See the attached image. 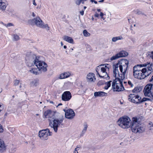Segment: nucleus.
<instances>
[{"label":"nucleus","instance_id":"nucleus-36","mask_svg":"<svg viewBox=\"0 0 153 153\" xmlns=\"http://www.w3.org/2000/svg\"><path fill=\"white\" fill-rule=\"evenodd\" d=\"M13 39L15 41H17L19 39V36L17 35H13Z\"/></svg>","mask_w":153,"mask_h":153},{"label":"nucleus","instance_id":"nucleus-5","mask_svg":"<svg viewBox=\"0 0 153 153\" xmlns=\"http://www.w3.org/2000/svg\"><path fill=\"white\" fill-rule=\"evenodd\" d=\"M42 56L38 57V60L35 65L37 67L39 70L43 72H45L47 70V67H48L47 64L44 62L41 61Z\"/></svg>","mask_w":153,"mask_h":153},{"label":"nucleus","instance_id":"nucleus-20","mask_svg":"<svg viewBox=\"0 0 153 153\" xmlns=\"http://www.w3.org/2000/svg\"><path fill=\"white\" fill-rule=\"evenodd\" d=\"M63 39L68 42L72 44H74V40L71 37L67 36H64L63 37Z\"/></svg>","mask_w":153,"mask_h":153},{"label":"nucleus","instance_id":"nucleus-25","mask_svg":"<svg viewBox=\"0 0 153 153\" xmlns=\"http://www.w3.org/2000/svg\"><path fill=\"white\" fill-rule=\"evenodd\" d=\"M6 7V4L3 2V0H0V9L2 10H4Z\"/></svg>","mask_w":153,"mask_h":153},{"label":"nucleus","instance_id":"nucleus-24","mask_svg":"<svg viewBox=\"0 0 153 153\" xmlns=\"http://www.w3.org/2000/svg\"><path fill=\"white\" fill-rule=\"evenodd\" d=\"M5 147L4 141L0 139V152H2L5 149Z\"/></svg>","mask_w":153,"mask_h":153},{"label":"nucleus","instance_id":"nucleus-17","mask_svg":"<svg viewBox=\"0 0 153 153\" xmlns=\"http://www.w3.org/2000/svg\"><path fill=\"white\" fill-rule=\"evenodd\" d=\"M147 64L144 63L143 64H139L135 65L133 68V70H137L138 71H141L142 72V68L141 69V68L146 67L147 66Z\"/></svg>","mask_w":153,"mask_h":153},{"label":"nucleus","instance_id":"nucleus-55","mask_svg":"<svg viewBox=\"0 0 153 153\" xmlns=\"http://www.w3.org/2000/svg\"><path fill=\"white\" fill-rule=\"evenodd\" d=\"M33 4L34 5L36 6V4L35 1V0H33Z\"/></svg>","mask_w":153,"mask_h":153},{"label":"nucleus","instance_id":"nucleus-35","mask_svg":"<svg viewBox=\"0 0 153 153\" xmlns=\"http://www.w3.org/2000/svg\"><path fill=\"white\" fill-rule=\"evenodd\" d=\"M105 83V81L103 80L99 81L97 83V85L100 86L104 84Z\"/></svg>","mask_w":153,"mask_h":153},{"label":"nucleus","instance_id":"nucleus-21","mask_svg":"<svg viewBox=\"0 0 153 153\" xmlns=\"http://www.w3.org/2000/svg\"><path fill=\"white\" fill-rule=\"evenodd\" d=\"M94 74L92 73H90L88 74L87 78L88 81L90 82L93 81V77L94 78Z\"/></svg>","mask_w":153,"mask_h":153},{"label":"nucleus","instance_id":"nucleus-61","mask_svg":"<svg viewBox=\"0 0 153 153\" xmlns=\"http://www.w3.org/2000/svg\"><path fill=\"white\" fill-rule=\"evenodd\" d=\"M61 46H62L63 45V44L62 42H61Z\"/></svg>","mask_w":153,"mask_h":153},{"label":"nucleus","instance_id":"nucleus-10","mask_svg":"<svg viewBox=\"0 0 153 153\" xmlns=\"http://www.w3.org/2000/svg\"><path fill=\"white\" fill-rule=\"evenodd\" d=\"M128 55V53L125 51H121L119 53L116 54L115 56H112L110 60L111 61L118 59L120 57H126Z\"/></svg>","mask_w":153,"mask_h":153},{"label":"nucleus","instance_id":"nucleus-11","mask_svg":"<svg viewBox=\"0 0 153 153\" xmlns=\"http://www.w3.org/2000/svg\"><path fill=\"white\" fill-rule=\"evenodd\" d=\"M118 73V76L119 77H116V76L115 77V79L114 80L113 82H112V87L113 88V89H114V85H116V84H118V83H117V81L119 82L120 84L121 83V82H123V80L125 78V75H123V74H121V76H120L119 73Z\"/></svg>","mask_w":153,"mask_h":153},{"label":"nucleus","instance_id":"nucleus-27","mask_svg":"<svg viewBox=\"0 0 153 153\" xmlns=\"http://www.w3.org/2000/svg\"><path fill=\"white\" fill-rule=\"evenodd\" d=\"M142 89L141 86L136 87L132 90V92L133 93H138L140 92Z\"/></svg>","mask_w":153,"mask_h":153},{"label":"nucleus","instance_id":"nucleus-51","mask_svg":"<svg viewBox=\"0 0 153 153\" xmlns=\"http://www.w3.org/2000/svg\"><path fill=\"white\" fill-rule=\"evenodd\" d=\"M100 67L99 66H98L96 69V71H98L100 70Z\"/></svg>","mask_w":153,"mask_h":153},{"label":"nucleus","instance_id":"nucleus-31","mask_svg":"<svg viewBox=\"0 0 153 153\" xmlns=\"http://www.w3.org/2000/svg\"><path fill=\"white\" fill-rule=\"evenodd\" d=\"M30 72L36 75L39 74V73L37 71V69H32L30 70Z\"/></svg>","mask_w":153,"mask_h":153},{"label":"nucleus","instance_id":"nucleus-33","mask_svg":"<svg viewBox=\"0 0 153 153\" xmlns=\"http://www.w3.org/2000/svg\"><path fill=\"white\" fill-rule=\"evenodd\" d=\"M106 68H107L108 69H109L106 66H105V67H101V70L102 73H105L107 74H108L106 72Z\"/></svg>","mask_w":153,"mask_h":153},{"label":"nucleus","instance_id":"nucleus-14","mask_svg":"<svg viewBox=\"0 0 153 153\" xmlns=\"http://www.w3.org/2000/svg\"><path fill=\"white\" fill-rule=\"evenodd\" d=\"M66 111L65 113L66 118L69 119H71L74 118L75 116V113L72 109H69L67 110Z\"/></svg>","mask_w":153,"mask_h":153},{"label":"nucleus","instance_id":"nucleus-22","mask_svg":"<svg viewBox=\"0 0 153 153\" xmlns=\"http://www.w3.org/2000/svg\"><path fill=\"white\" fill-rule=\"evenodd\" d=\"M141 72H142V71H137V70H133V75L134 77L140 79H143V77H139V76L137 75L138 74H139V73H141Z\"/></svg>","mask_w":153,"mask_h":153},{"label":"nucleus","instance_id":"nucleus-49","mask_svg":"<svg viewBox=\"0 0 153 153\" xmlns=\"http://www.w3.org/2000/svg\"><path fill=\"white\" fill-rule=\"evenodd\" d=\"M90 1L92 3L93 2H94V3L95 4H97V1L94 0H91Z\"/></svg>","mask_w":153,"mask_h":153},{"label":"nucleus","instance_id":"nucleus-38","mask_svg":"<svg viewBox=\"0 0 153 153\" xmlns=\"http://www.w3.org/2000/svg\"><path fill=\"white\" fill-rule=\"evenodd\" d=\"M123 82H121V83H120V89L121 90V91H122L123 90H125L123 86Z\"/></svg>","mask_w":153,"mask_h":153},{"label":"nucleus","instance_id":"nucleus-45","mask_svg":"<svg viewBox=\"0 0 153 153\" xmlns=\"http://www.w3.org/2000/svg\"><path fill=\"white\" fill-rule=\"evenodd\" d=\"M4 131L2 126L0 125V132H3Z\"/></svg>","mask_w":153,"mask_h":153},{"label":"nucleus","instance_id":"nucleus-26","mask_svg":"<svg viewBox=\"0 0 153 153\" xmlns=\"http://www.w3.org/2000/svg\"><path fill=\"white\" fill-rule=\"evenodd\" d=\"M114 89H113L112 87V89L113 90V92H120L121 91V90L120 89V87L117 85L116 84L114 85Z\"/></svg>","mask_w":153,"mask_h":153},{"label":"nucleus","instance_id":"nucleus-16","mask_svg":"<svg viewBox=\"0 0 153 153\" xmlns=\"http://www.w3.org/2000/svg\"><path fill=\"white\" fill-rule=\"evenodd\" d=\"M53 111L51 110H48L44 112L43 114V118H46L48 117L49 119L51 118Z\"/></svg>","mask_w":153,"mask_h":153},{"label":"nucleus","instance_id":"nucleus-48","mask_svg":"<svg viewBox=\"0 0 153 153\" xmlns=\"http://www.w3.org/2000/svg\"><path fill=\"white\" fill-rule=\"evenodd\" d=\"M104 14L103 13L101 12H100V16H101L102 19L103 18V16H104Z\"/></svg>","mask_w":153,"mask_h":153},{"label":"nucleus","instance_id":"nucleus-54","mask_svg":"<svg viewBox=\"0 0 153 153\" xmlns=\"http://www.w3.org/2000/svg\"><path fill=\"white\" fill-rule=\"evenodd\" d=\"M77 150H76V148H75V150L74 151L73 153H78Z\"/></svg>","mask_w":153,"mask_h":153},{"label":"nucleus","instance_id":"nucleus-30","mask_svg":"<svg viewBox=\"0 0 153 153\" xmlns=\"http://www.w3.org/2000/svg\"><path fill=\"white\" fill-rule=\"evenodd\" d=\"M84 36L85 37L89 36H90V34L86 30H84L83 32Z\"/></svg>","mask_w":153,"mask_h":153},{"label":"nucleus","instance_id":"nucleus-29","mask_svg":"<svg viewBox=\"0 0 153 153\" xmlns=\"http://www.w3.org/2000/svg\"><path fill=\"white\" fill-rule=\"evenodd\" d=\"M123 39V37L121 36H117L114 37L112 38V41L113 42H115L118 40H121Z\"/></svg>","mask_w":153,"mask_h":153},{"label":"nucleus","instance_id":"nucleus-2","mask_svg":"<svg viewBox=\"0 0 153 153\" xmlns=\"http://www.w3.org/2000/svg\"><path fill=\"white\" fill-rule=\"evenodd\" d=\"M64 120L62 115L56 111H53L51 118L48 119L49 126L53 128L55 132L57 131L59 126Z\"/></svg>","mask_w":153,"mask_h":153},{"label":"nucleus","instance_id":"nucleus-42","mask_svg":"<svg viewBox=\"0 0 153 153\" xmlns=\"http://www.w3.org/2000/svg\"><path fill=\"white\" fill-rule=\"evenodd\" d=\"M84 128L83 130L86 131L87 128H88V125L86 123H85L84 124Z\"/></svg>","mask_w":153,"mask_h":153},{"label":"nucleus","instance_id":"nucleus-19","mask_svg":"<svg viewBox=\"0 0 153 153\" xmlns=\"http://www.w3.org/2000/svg\"><path fill=\"white\" fill-rule=\"evenodd\" d=\"M39 79L36 78L33 79L30 83L31 86L36 87L39 85Z\"/></svg>","mask_w":153,"mask_h":153},{"label":"nucleus","instance_id":"nucleus-50","mask_svg":"<svg viewBox=\"0 0 153 153\" xmlns=\"http://www.w3.org/2000/svg\"><path fill=\"white\" fill-rule=\"evenodd\" d=\"M80 13L81 15L83 16L84 14V11L82 10L81 11H80Z\"/></svg>","mask_w":153,"mask_h":153},{"label":"nucleus","instance_id":"nucleus-52","mask_svg":"<svg viewBox=\"0 0 153 153\" xmlns=\"http://www.w3.org/2000/svg\"><path fill=\"white\" fill-rule=\"evenodd\" d=\"M153 81V76H152L151 78V79L149 80V81L150 82H152Z\"/></svg>","mask_w":153,"mask_h":153},{"label":"nucleus","instance_id":"nucleus-59","mask_svg":"<svg viewBox=\"0 0 153 153\" xmlns=\"http://www.w3.org/2000/svg\"><path fill=\"white\" fill-rule=\"evenodd\" d=\"M132 25H131V27H130V30H131V31L133 30H132Z\"/></svg>","mask_w":153,"mask_h":153},{"label":"nucleus","instance_id":"nucleus-40","mask_svg":"<svg viewBox=\"0 0 153 153\" xmlns=\"http://www.w3.org/2000/svg\"><path fill=\"white\" fill-rule=\"evenodd\" d=\"M75 3L77 5H79L82 2L81 0H76Z\"/></svg>","mask_w":153,"mask_h":153},{"label":"nucleus","instance_id":"nucleus-8","mask_svg":"<svg viewBox=\"0 0 153 153\" xmlns=\"http://www.w3.org/2000/svg\"><path fill=\"white\" fill-rule=\"evenodd\" d=\"M122 61L120 66V71L123 75H125L128 67V61L126 59H122Z\"/></svg>","mask_w":153,"mask_h":153},{"label":"nucleus","instance_id":"nucleus-12","mask_svg":"<svg viewBox=\"0 0 153 153\" xmlns=\"http://www.w3.org/2000/svg\"><path fill=\"white\" fill-rule=\"evenodd\" d=\"M71 97V94L69 91H68L64 92L62 95V99L65 101H69Z\"/></svg>","mask_w":153,"mask_h":153},{"label":"nucleus","instance_id":"nucleus-34","mask_svg":"<svg viewBox=\"0 0 153 153\" xmlns=\"http://www.w3.org/2000/svg\"><path fill=\"white\" fill-rule=\"evenodd\" d=\"M136 14L138 15H140L142 14V15H145V16L146 15L144 14V13L142 12L139 10H137L136 11Z\"/></svg>","mask_w":153,"mask_h":153},{"label":"nucleus","instance_id":"nucleus-46","mask_svg":"<svg viewBox=\"0 0 153 153\" xmlns=\"http://www.w3.org/2000/svg\"><path fill=\"white\" fill-rule=\"evenodd\" d=\"M128 83L129 85H131V87H132L133 86V85L131 83V82L130 81H128Z\"/></svg>","mask_w":153,"mask_h":153},{"label":"nucleus","instance_id":"nucleus-9","mask_svg":"<svg viewBox=\"0 0 153 153\" xmlns=\"http://www.w3.org/2000/svg\"><path fill=\"white\" fill-rule=\"evenodd\" d=\"M146 63L147 64V66H146L147 68H142V71L143 73H147V74L146 75H144L145 76V78L149 76L153 71L152 67L153 66L152 63H151L149 62H147Z\"/></svg>","mask_w":153,"mask_h":153},{"label":"nucleus","instance_id":"nucleus-3","mask_svg":"<svg viewBox=\"0 0 153 153\" xmlns=\"http://www.w3.org/2000/svg\"><path fill=\"white\" fill-rule=\"evenodd\" d=\"M128 100L131 102L137 105L147 101H150L151 102L153 101V99L146 97H143L142 99L141 97L139 95L135 94H129L128 96Z\"/></svg>","mask_w":153,"mask_h":153},{"label":"nucleus","instance_id":"nucleus-58","mask_svg":"<svg viewBox=\"0 0 153 153\" xmlns=\"http://www.w3.org/2000/svg\"><path fill=\"white\" fill-rule=\"evenodd\" d=\"M104 0H100V1H99V2H100V3L103 2L104 1Z\"/></svg>","mask_w":153,"mask_h":153},{"label":"nucleus","instance_id":"nucleus-62","mask_svg":"<svg viewBox=\"0 0 153 153\" xmlns=\"http://www.w3.org/2000/svg\"><path fill=\"white\" fill-rule=\"evenodd\" d=\"M97 10L99 12H100L101 11V10L100 9H97Z\"/></svg>","mask_w":153,"mask_h":153},{"label":"nucleus","instance_id":"nucleus-47","mask_svg":"<svg viewBox=\"0 0 153 153\" xmlns=\"http://www.w3.org/2000/svg\"><path fill=\"white\" fill-rule=\"evenodd\" d=\"M86 132V131H85V130L84 131V130H83L82 131V133H81V134L80 136H83V134H85Z\"/></svg>","mask_w":153,"mask_h":153},{"label":"nucleus","instance_id":"nucleus-1","mask_svg":"<svg viewBox=\"0 0 153 153\" xmlns=\"http://www.w3.org/2000/svg\"><path fill=\"white\" fill-rule=\"evenodd\" d=\"M136 117L132 118V123L130 118L127 116H124L119 118L117 122L118 125L124 129L131 128L133 132L140 133L145 130V127L138 121Z\"/></svg>","mask_w":153,"mask_h":153},{"label":"nucleus","instance_id":"nucleus-23","mask_svg":"<svg viewBox=\"0 0 153 153\" xmlns=\"http://www.w3.org/2000/svg\"><path fill=\"white\" fill-rule=\"evenodd\" d=\"M71 75V74L69 72H65L61 74L59 78L60 79H63L67 78L69 77Z\"/></svg>","mask_w":153,"mask_h":153},{"label":"nucleus","instance_id":"nucleus-15","mask_svg":"<svg viewBox=\"0 0 153 153\" xmlns=\"http://www.w3.org/2000/svg\"><path fill=\"white\" fill-rule=\"evenodd\" d=\"M121 61H122V59L120 60H118L117 63L114 64L113 65V73L114 75V76L115 77H116L117 76V73H119L118 70V67H119V68L120 69V66L121 65V63L122 62Z\"/></svg>","mask_w":153,"mask_h":153},{"label":"nucleus","instance_id":"nucleus-43","mask_svg":"<svg viewBox=\"0 0 153 153\" xmlns=\"http://www.w3.org/2000/svg\"><path fill=\"white\" fill-rule=\"evenodd\" d=\"M19 82V80H16L14 81V85H18Z\"/></svg>","mask_w":153,"mask_h":153},{"label":"nucleus","instance_id":"nucleus-60","mask_svg":"<svg viewBox=\"0 0 153 153\" xmlns=\"http://www.w3.org/2000/svg\"><path fill=\"white\" fill-rule=\"evenodd\" d=\"M63 48L64 49H66L67 48V46L66 45H64L63 46Z\"/></svg>","mask_w":153,"mask_h":153},{"label":"nucleus","instance_id":"nucleus-53","mask_svg":"<svg viewBox=\"0 0 153 153\" xmlns=\"http://www.w3.org/2000/svg\"><path fill=\"white\" fill-rule=\"evenodd\" d=\"M94 16L96 17H98L99 16V14L96 13L94 14Z\"/></svg>","mask_w":153,"mask_h":153},{"label":"nucleus","instance_id":"nucleus-32","mask_svg":"<svg viewBox=\"0 0 153 153\" xmlns=\"http://www.w3.org/2000/svg\"><path fill=\"white\" fill-rule=\"evenodd\" d=\"M99 76L101 78H103L104 79H109L110 78L108 74H107V75H105V76H101L100 74H99Z\"/></svg>","mask_w":153,"mask_h":153},{"label":"nucleus","instance_id":"nucleus-13","mask_svg":"<svg viewBox=\"0 0 153 153\" xmlns=\"http://www.w3.org/2000/svg\"><path fill=\"white\" fill-rule=\"evenodd\" d=\"M153 86V84L149 83L147 84L145 87L143 89V92L145 96H148V95L151 92V90Z\"/></svg>","mask_w":153,"mask_h":153},{"label":"nucleus","instance_id":"nucleus-44","mask_svg":"<svg viewBox=\"0 0 153 153\" xmlns=\"http://www.w3.org/2000/svg\"><path fill=\"white\" fill-rule=\"evenodd\" d=\"M5 26L7 27H10L13 26V24L11 23H9L7 24H5Z\"/></svg>","mask_w":153,"mask_h":153},{"label":"nucleus","instance_id":"nucleus-63","mask_svg":"<svg viewBox=\"0 0 153 153\" xmlns=\"http://www.w3.org/2000/svg\"><path fill=\"white\" fill-rule=\"evenodd\" d=\"M96 72H97V74L98 75V76H99V74H100L98 72V71H96Z\"/></svg>","mask_w":153,"mask_h":153},{"label":"nucleus","instance_id":"nucleus-18","mask_svg":"<svg viewBox=\"0 0 153 153\" xmlns=\"http://www.w3.org/2000/svg\"><path fill=\"white\" fill-rule=\"evenodd\" d=\"M94 96L96 97H98L107 96V93L102 91L95 92L94 93Z\"/></svg>","mask_w":153,"mask_h":153},{"label":"nucleus","instance_id":"nucleus-7","mask_svg":"<svg viewBox=\"0 0 153 153\" xmlns=\"http://www.w3.org/2000/svg\"><path fill=\"white\" fill-rule=\"evenodd\" d=\"M52 133L50 132L48 128L45 130L40 131L39 132V136L40 138L42 140H46L48 139V136L51 135Z\"/></svg>","mask_w":153,"mask_h":153},{"label":"nucleus","instance_id":"nucleus-4","mask_svg":"<svg viewBox=\"0 0 153 153\" xmlns=\"http://www.w3.org/2000/svg\"><path fill=\"white\" fill-rule=\"evenodd\" d=\"M28 24L31 25H36L37 27L42 28H45L47 27V30H50V27L47 24L45 25L43 22L39 17L35 18L32 19L28 21Z\"/></svg>","mask_w":153,"mask_h":153},{"label":"nucleus","instance_id":"nucleus-37","mask_svg":"<svg viewBox=\"0 0 153 153\" xmlns=\"http://www.w3.org/2000/svg\"><path fill=\"white\" fill-rule=\"evenodd\" d=\"M149 124L150 126L149 127V129L150 130H153V124H152V123L150 122Z\"/></svg>","mask_w":153,"mask_h":153},{"label":"nucleus","instance_id":"nucleus-6","mask_svg":"<svg viewBox=\"0 0 153 153\" xmlns=\"http://www.w3.org/2000/svg\"><path fill=\"white\" fill-rule=\"evenodd\" d=\"M26 62L28 66L31 67L36 65L38 60V57L37 58L35 55H30L27 56L25 58Z\"/></svg>","mask_w":153,"mask_h":153},{"label":"nucleus","instance_id":"nucleus-64","mask_svg":"<svg viewBox=\"0 0 153 153\" xmlns=\"http://www.w3.org/2000/svg\"><path fill=\"white\" fill-rule=\"evenodd\" d=\"M63 111L65 113V112L67 111H67V110H66L65 109H64Z\"/></svg>","mask_w":153,"mask_h":153},{"label":"nucleus","instance_id":"nucleus-39","mask_svg":"<svg viewBox=\"0 0 153 153\" xmlns=\"http://www.w3.org/2000/svg\"><path fill=\"white\" fill-rule=\"evenodd\" d=\"M143 73L142 72H141L140 73H139V74H138L137 75L139 76V77H141V76H142V77H143V79H144L145 78V76L144 75V74H143Z\"/></svg>","mask_w":153,"mask_h":153},{"label":"nucleus","instance_id":"nucleus-57","mask_svg":"<svg viewBox=\"0 0 153 153\" xmlns=\"http://www.w3.org/2000/svg\"><path fill=\"white\" fill-rule=\"evenodd\" d=\"M32 15L33 17H35V14L33 12L32 13Z\"/></svg>","mask_w":153,"mask_h":153},{"label":"nucleus","instance_id":"nucleus-56","mask_svg":"<svg viewBox=\"0 0 153 153\" xmlns=\"http://www.w3.org/2000/svg\"><path fill=\"white\" fill-rule=\"evenodd\" d=\"M82 2V4L84 3V1H87L88 0H81Z\"/></svg>","mask_w":153,"mask_h":153},{"label":"nucleus","instance_id":"nucleus-28","mask_svg":"<svg viewBox=\"0 0 153 153\" xmlns=\"http://www.w3.org/2000/svg\"><path fill=\"white\" fill-rule=\"evenodd\" d=\"M112 82L110 80L109 81H108L107 82H105V84H106V85L104 87V89L105 90H107L109 88L111 85V82Z\"/></svg>","mask_w":153,"mask_h":153},{"label":"nucleus","instance_id":"nucleus-41","mask_svg":"<svg viewBox=\"0 0 153 153\" xmlns=\"http://www.w3.org/2000/svg\"><path fill=\"white\" fill-rule=\"evenodd\" d=\"M147 97H149L153 99V92H150V93L148 95V96Z\"/></svg>","mask_w":153,"mask_h":153}]
</instances>
